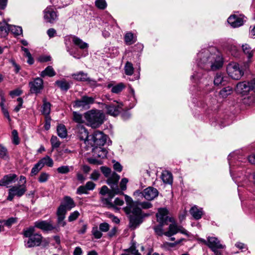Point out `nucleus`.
Segmentation results:
<instances>
[{
    "mask_svg": "<svg viewBox=\"0 0 255 255\" xmlns=\"http://www.w3.org/2000/svg\"><path fill=\"white\" fill-rule=\"evenodd\" d=\"M76 132L77 136L81 140H83L85 144L88 143L89 133L85 127L81 125H78L76 128Z\"/></svg>",
    "mask_w": 255,
    "mask_h": 255,
    "instance_id": "9b49d317",
    "label": "nucleus"
},
{
    "mask_svg": "<svg viewBox=\"0 0 255 255\" xmlns=\"http://www.w3.org/2000/svg\"><path fill=\"white\" fill-rule=\"evenodd\" d=\"M92 233L95 238L97 239H100L102 237V233L98 227H94L92 228Z\"/></svg>",
    "mask_w": 255,
    "mask_h": 255,
    "instance_id": "09e8293b",
    "label": "nucleus"
},
{
    "mask_svg": "<svg viewBox=\"0 0 255 255\" xmlns=\"http://www.w3.org/2000/svg\"><path fill=\"white\" fill-rule=\"evenodd\" d=\"M2 223H4V225L8 227H10L12 224L15 223L17 221V219L15 218L11 217L7 220L1 221Z\"/></svg>",
    "mask_w": 255,
    "mask_h": 255,
    "instance_id": "4d7b16f0",
    "label": "nucleus"
},
{
    "mask_svg": "<svg viewBox=\"0 0 255 255\" xmlns=\"http://www.w3.org/2000/svg\"><path fill=\"white\" fill-rule=\"evenodd\" d=\"M56 75V72L53 67L51 66H47L43 71H42L40 75L41 77L48 76L52 77Z\"/></svg>",
    "mask_w": 255,
    "mask_h": 255,
    "instance_id": "cd10ccee",
    "label": "nucleus"
},
{
    "mask_svg": "<svg viewBox=\"0 0 255 255\" xmlns=\"http://www.w3.org/2000/svg\"><path fill=\"white\" fill-rule=\"evenodd\" d=\"M34 227L44 231H51L54 229L51 222L38 221L34 223Z\"/></svg>",
    "mask_w": 255,
    "mask_h": 255,
    "instance_id": "dca6fc26",
    "label": "nucleus"
},
{
    "mask_svg": "<svg viewBox=\"0 0 255 255\" xmlns=\"http://www.w3.org/2000/svg\"><path fill=\"white\" fill-rule=\"evenodd\" d=\"M0 158L5 160H7L9 159V153L7 148L1 143H0Z\"/></svg>",
    "mask_w": 255,
    "mask_h": 255,
    "instance_id": "7c9ffc66",
    "label": "nucleus"
},
{
    "mask_svg": "<svg viewBox=\"0 0 255 255\" xmlns=\"http://www.w3.org/2000/svg\"><path fill=\"white\" fill-rule=\"evenodd\" d=\"M55 84L61 90L64 91H67L70 88L69 83L64 80L56 81Z\"/></svg>",
    "mask_w": 255,
    "mask_h": 255,
    "instance_id": "4c0bfd02",
    "label": "nucleus"
},
{
    "mask_svg": "<svg viewBox=\"0 0 255 255\" xmlns=\"http://www.w3.org/2000/svg\"><path fill=\"white\" fill-rule=\"evenodd\" d=\"M42 237L38 234H34L33 236L24 241L25 246L26 248H32L39 246L42 241Z\"/></svg>",
    "mask_w": 255,
    "mask_h": 255,
    "instance_id": "1a4fd4ad",
    "label": "nucleus"
},
{
    "mask_svg": "<svg viewBox=\"0 0 255 255\" xmlns=\"http://www.w3.org/2000/svg\"><path fill=\"white\" fill-rule=\"evenodd\" d=\"M110 229V226L107 223H103L99 225V230L101 232H107Z\"/></svg>",
    "mask_w": 255,
    "mask_h": 255,
    "instance_id": "bf43d9fd",
    "label": "nucleus"
},
{
    "mask_svg": "<svg viewBox=\"0 0 255 255\" xmlns=\"http://www.w3.org/2000/svg\"><path fill=\"white\" fill-rule=\"evenodd\" d=\"M60 205H63V207L67 210H71L76 206L73 199L68 196H66L64 197L63 200Z\"/></svg>",
    "mask_w": 255,
    "mask_h": 255,
    "instance_id": "aec40b11",
    "label": "nucleus"
},
{
    "mask_svg": "<svg viewBox=\"0 0 255 255\" xmlns=\"http://www.w3.org/2000/svg\"><path fill=\"white\" fill-rule=\"evenodd\" d=\"M22 94V91L19 89H16L14 90L11 91L9 92V95L12 97L14 98L15 96H18Z\"/></svg>",
    "mask_w": 255,
    "mask_h": 255,
    "instance_id": "0e129e2a",
    "label": "nucleus"
},
{
    "mask_svg": "<svg viewBox=\"0 0 255 255\" xmlns=\"http://www.w3.org/2000/svg\"><path fill=\"white\" fill-rule=\"evenodd\" d=\"M85 118L88 126L97 128L103 123L105 116L99 110H92L85 113Z\"/></svg>",
    "mask_w": 255,
    "mask_h": 255,
    "instance_id": "f03ea898",
    "label": "nucleus"
},
{
    "mask_svg": "<svg viewBox=\"0 0 255 255\" xmlns=\"http://www.w3.org/2000/svg\"><path fill=\"white\" fill-rule=\"evenodd\" d=\"M72 40L73 43L78 46L81 49H84L88 47V44L84 42L80 38L73 35L71 36Z\"/></svg>",
    "mask_w": 255,
    "mask_h": 255,
    "instance_id": "393cba45",
    "label": "nucleus"
},
{
    "mask_svg": "<svg viewBox=\"0 0 255 255\" xmlns=\"http://www.w3.org/2000/svg\"><path fill=\"white\" fill-rule=\"evenodd\" d=\"M178 233H180L188 236V232L182 226L178 225L175 222H173L169 225L168 231L164 232V235L170 237Z\"/></svg>",
    "mask_w": 255,
    "mask_h": 255,
    "instance_id": "39448f33",
    "label": "nucleus"
},
{
    "mask_svg": "<svg viewBox=\"0 0 255 255\" xmlns=\"http://www.w3.org/2000/svg\"><path fill=\"white\" fill-rule=\"evenodd\" d=\"M214 84L217 86L225 85L226 83V81L225 80V77L222 73H217L214 81Z\"/></svg>",
    "mask_w": 255,
    "mask_h": 255,
    "instance_id": "2f4dec72",
    "label": "nucleus"
},
{
    "mask_svg": "<svg viewBox=\"0 0 255 255\" xmlns=\"http://www.w3.org/2000/svg\"><path fill=\"white\" fill-rule=\"evenodd\" d=\"M162 226L163 225H161L154 227L155 232L158 236H161L164 235V232H163Z\"/></svg>",
    "mask_w": 255,
    "mask_h": 255,
    "instance_id": "052dcab7",
    "label": "nucleus"
},
{
    "mask_svg": "<svg viewBox=\"0 0 255 255\" xmlns=\"http://www.w3.org/2000/svg\"><path fill=\"white\" fill-rule=\"evenodd\" d=\"M204 242L212 251L225 248V246L221 244L218 239L215 237H209L208 241L204 240Z\"/></svg>",
    "mask_w": 255,
    "mask_h": 255,
    "instance_id": "9d476101",
    "label": "nucleus"
},
{
    "mask_svg": "<svg viewBox=\"0 0 255 255\" xmlns=\"http://www.w3.org/2000/svg\"><path fill=\"white\" fill-rule=\"evenodd\" d=\"M41 163L38 162L35 164L31 169L30 174L31 176H34L36 175L39 171L42 168V165Z\"/></svg>",
    "mask_w": 255,
    "mask_h": 255,
    "instance_id": "79ce46f5",
    "label": "nucleus"
},
{
    "mask_svg": "<svg viewBox=\"0 0 255 255\" xmlns=\"http://www.w3.org/2000/svg\"><path fill=\"white\" fill-rule=\"evenodd\" d=\"M196 62L199 67L206 71L218 70L224 63L221 53L215 47L202 49L197 54Z\"/></svg>",
    "mask_w": 255,
    "mask_h": 255,
    "instance_id": "f257e3e1",
    "label": "nucleus"
},
{
    "mask_svg": "<svg viewBox=\"0 0 255 255\" xmlns=\"http://www.w3.org/2000/svg\"><path fill=\"white\" fill-rule=\"evenodd\" d=\"M108 177L107 183L111 186L112 191L115 194H117L120 193V190L118 186V183L120 178V176L114 172L111 176H110Z\"/></svg>",
    "mask_w": 255,
    "mask_h": 255,
    "instance_id": "6e6552de",
    "label": "nucleus"
},
{
    "mask_svg": "<svg viewBox=\"0 0 255 255\" xmlns=\"http://www.w3.org/2000/svg\"><path fill=\"white\" fill-rule=\"evenodd\" d=\"M51 104L49 102L44 101V103L42 107V113L46 116H49L51 111Z\"/></svg>",
    "mask_w": 255,
    "mask_h": 255,
    "instance_id": "58836bf2",
    "label": "nucleus"
},
{
    "mask_svg": "<svg viewBox=\"0 0 255 255\" xmlns=\"http://www.w3.org/2000/svg\"><path fill=\"white\" fill-rule=\"evenodd\" d=\"M80 216V213L78 211H75L70 213L68 217V220L69 222H71L76 220Z\"/></svg>",
    "mask_w": 255,
    "mask_h": 255,
    "instance_id": "5fc2aeb1",
    "label": "nucleus"
},
{
    "mask_svg": "<svg viewBox=\"0 0 255 255\" xmlns=\"http://www.w3.org/2000/svg\"><path fill=\"white\" fill-rule=\"evenodd\" d=\"M140 205L139 204L138 202H135L134 204H133L131 208H129V209L128 211H125V212L127 214H129L131 213L133 215L132 216H140L141 209Z\"/></svg>",
    "mask_w": 255,
    "mask_h": 255,
    "instance_id": "412c9836",
    "label": "nucleus"
},
{
    "mask_svg": "<svg viewBox=\"0 0 255 255\" xmlns=\"http://www.w3.org/2000/svg\"><path fill=\"white\" fill-rule=\"evenodd\" d=\"M251 90H252L251 82L249 83L246 82H241L237 85V91L243 95L246 94Z\"/></svg>",
    "mask_w": 255,
    "mask_h": 255,
    "instance_id": "a211bd4d",
    "label": "nucleus"
},
{
    "mask_svg": "<svg viewBox=\"0 0 255 255\" xmlns=\"http://www.w3.org/2000/svg\"><path fill=\"white\" fill-rule=\"evenodd\" d=\"M203 73L202 72L198 71L195 74H194L192 76V79H194L195 81H199L203 76Z\"/></svg>",
    "mask_w": 255,
    "mask_h": 255,
    "instance_id": "774afa93",
    "label": "nucleus"
},
{
    "mask_svg": "<svg viewBox=\"0 0 255 255\" xmlns=\"http://www.w3.org/2000/svg\"><path fill=\"white\" fill-rule=\"evenodd\" d=\"M126 252H129L130 253V255H141L140 254L138 253V250L132 247L126 250Z\"/></svg>",
    "mask_w": 255,
    "mask_h": 255,
    "instance_id": "338daca9",
    "label": "nucleus"
},
{
    "mask_svg": "<svg viewBox=\"0 0 255 255\" xmlns=\"http://www.w3.org/2000/svg\"><path fill=\"white\" fill-rule=\"evenodd\" d=\"M101 170L105 177H108L110 176L111 169L106 166H102L100 167Z\"/></svg>",
    "mask_w": 255,
    "mask_h": 255,
    "instance_id": "13d9d810",
    "label": "nucleus"
},
{
    "mask_svg": "<svg viewBox=\"0 0 255 255\" xmlns=\"http://www.w3.org/2000/svg\"><path fill=\"white\" fill-rule=\"evenodd\" d=\"M70 169H73V167L67 165L62 166L58 167L57 169V171L59 173L66 174L70 171Z\"/></svg>",
    "mask_w": 255,
    "mask_h": 255,
    "instance_id": "37998d69",
    "label": "nucleus"
},
{
    "mask_svg": "<svg viewBox=\"0 0 255 255\" xmlns=\"http://www.w3.org/2000/svg\"><path fill=\"white\" fill-rule=\"evenodd\" d=\"M73 120L78 123L81 124L83 122V119L82 115L76 112H74L73 113Z\"/></svg>",
    "mask_w": 255,
    "mask_h": 255,
    "instance_id": "3c124183",
    "label": "nucleus"
},
{
    "mask_svg": "<svg viewBox=\"0 0 255 255\" xmlns=\"http://www.w3.org/2000/svg\"><path fill=\"white\" fill-rule=\"evenodd\" d=\"M168 211L166 208H160L156 214L157 221L163 224L167 218Z\"/></svg>",
    "mask_w": 255,
    "mask_h": 255,
    "instance_id": "5701e85b",
    "label": "nucleus"
},
{
    "mask_svg": "<svg viewBox=\"0 0 255 255\" xmlns=\"http://www.w3.org/2000/svg\"><path fill=\"white\" fill-rule=\"evenodd\" d=\"M142 222L139 216H130L129 218V227L132 229H135Z\"/></svg>",
    "mask_w": 255,
    "mask_h": 255,
    "instance_id": "a878e982",
    "label": "nucleus"
},
{
    "mask_svg": "<svg viewBox=\"0 0 255 255\" xmlns=\"http://www.w3.org/2000/svg\"><path fill=\"white\" fill-rule=\"evenodd\" d=\"M8 24L6 23H0V37H4L8 31Z\"/></svg>",
    "mask_w": 255,
    "mask_h": 255,
    "instance_id": "c9c22d12",
    "label": "nucleus"
},
{
    "mask_svg": "<svg viewBox=\"0 0 255 255\" xmlns=\"http://www.w3.org/2000/svg\"><path fill=\"white\" fill-rule=\"evenodd\" d=\"M158 190L152 187H148L143 190V197L147 200H152L158 195Z\"/></svg>",
    "mask_w": 255,
    "mask_h": 255,
    "instance_id": "4468645a",
    "label": "nucleus"
},
{
    "mask_svg": "<svg viewBox=\"0 0 255 255\" xmlns=\"http://www.w3.org/2000/svg\"><path fill=\"white\" fill-rule=\"evenodd\" d=\"M161 179L164 183L172 184L173 181L172 174L168 171H164L161 175Z\"/></svg>",
    "mask_w": 255,
    "mask_h": 255,
    "instance_id": "c756f323",
    "label": "nucleus"
},
{
    "mask_svg": "<svg viewBox=\"0 0 255 255\" xmlns=\"http://www.w3.org/2000/svg\"><path fill=\"white\" fill-rule=\"evenodd\" d=\"M50 142L52 145V148H57L61 144L60 141L58 139L57 137L54 135L52 136Z\"/></svg>",
    "mask_w": 255,
    "mask_h": 255,
    "instance_id": "de8ad7c7",
    "label": "nucleus"
},
{
    "mask_svg": "<svg viewBox=\"0 0 255 255\" xmlns=\"http://www.w3.org/2000/svg\"><path fill=\"white\" fill-rule=\"evenodd\" d=\"M16 178L17 175L15 174L5 175L0 180V186H7L10 184L14 182Z\"/></svg>",
    "mask_w": 255,
    "mask_h": 255,
    "instance_id": "f3484780",
    "label": "nucleus"
},
{
    "mask_svg": "<svg viewBox=\"0 0 255 255\" xmlns=\"http://www.w3.org/2000/svg\"><path fill=\"white\" fill-rule=\"evenodd\" d=\"M125 72L127 75H132L133 73L134 68L131 63L128 61L124 67Z\"/></svg>",
    "mask_w": 255,
    "mask_h": 255,
    "instance_id": "ea45409f",
    "label": "nucleus"
},
{
    "mask_svg": "<svg viewBox=\"0 0 255 255\" xmlns=\"http://www.w3.org/2000/svg\"><path fill=\"white\" fill-rule=\"evenodd\" d=\"M227 72L230 77L237 80L240 79L244 75V71L239 64L236 62L228 64L227 66Z\"/></svg>",
    "mask_w": 255,
    "mask_h": 255,
    "instance_id": "20e7f679",
    "label": "nucleus"
},
{
    "mask_svg": "<svg viewBox=\"0 0 255 255\" xmlns=\"http://www.w3.org/2000/svg\"><path fill=\"white\" fill-rule=\"evenodd\" d=\"M125 88V85L123 83H120L112 89V92L114 93H119L121 92Z\"/></svg>",
    "mask_w": 255,
    "mask_h": 255,
    "instance_id": "603ef678",
    "label": "nucleus"
},
{
    "mask_svg": "<svg viewBox=\"0 0 255 255\" xmlns=\"http://www.w3.org/2000/svg\"><path fill=\"white\" fill-rule=\"evenodd\" d=\"M100 193L103 195H105L107 193H108L111 198H112L113 197L114 194H115L112 190V191H109L108 187L106 185H104L102 187L101 190L100 191Z\"/></svg>",
    "mask_w": 255,
    "mask_h": 255,
    "instance_id": "c03bdc74",
    "label": "nucleus"
},
{
    "mask_svg": "<svg viewBox=\"0 0 255 255\" xmlns=\"http://www.w3.org/2000/svg\"><path fill=\"white\" fill-rule=\"evenodd\" d=\"M57 132L58 135L62 138H64L67 136V131L65 126L63 124H59L57 127Z\"/></svg>",
    "mask_w": 255,
    "mask_h": 255,
    "instance_id": "c85d7f7f",
    "label": "nucleus"
},
{
    "mask_svg": "<svg viewBox=\"0 0 255 255\" xmlns=\"http://www.w3.org/2000/svg\"><path fill=\"white\" fill-rule=\"evenodd\" d=\"M67 209L63 207V205H60L57 211V215H65L67 212Z\"/></svg>",
    "mask_w": 255,
    "mask_h": 255,
    "instance_id": "69168bd1",
    "label": "nucleus"
},
{
    "mask_svg": "<svg viewBox=\"0 0 255 255\" xmlns=\"http://www.w3.org/2000/svg\"><path fill=\"white\" fill-rule=\"evenodd\" d=\"M228 23L233 27H237L242 25L244 23L243 19L241 17L233 15L230 16L228 19Z\"/></svg>",
    "mask_w": 255,
    "mask_h": 255,
    "instance_id": "6ab92c4d",
    "label": "nucleus"
},
{
    "mask_svg": "<svg viewBox=\"0 0 255 255\" xmlns=\"http://www.w3.org/2000/svg\"><path fill=\"white\" fill-rule=\"evenodd\" d=\"M34 228L30 227L24 230L23 235L25 237L29 238L34 234Z\"/></svg>",
    "mask_w": 255,
    "mask_h": 255,
    "instance_id": "8fccbe9b",
    "label": "nucleus"
},
{
    "mask_svg": "<svg viewBox=\"0 0 255 255\" xmlns=\"http://www.w3.org/2000/svg\"><path fill=\"white\" fill-rule=\"evenodd\" d=\"M121 108L122 105H121L118 103L106 105L107 113L113 116H118L120 114V109Z\"/></svg>",
    "mask_w": 255,
    "mask_h": 255,
    "instance_id": "2eb2a0df",
    "label": "nucleus"
},
{
    "mask_svg": "<svg viewBox=\"0 0 255 255\" xmlns=\"http://www.w3.org/2000/svg\"><path fill=\"white\" fill-rule=\"evenodd\" d=\"M95 4L98 8L101 9H104L107 7V3L105 0H96Z\"/></svg>",
    "mask_w": 255,
    "mask_h": 255,
    "instance_id": "864d4df0",
    "label": "nucleus"
},
{
    "mask_svg": "<svg viewBox=\"0 0 255 255\" xmlns=\"http://www.w3.org/2000/svg\"><path fill=\"white\" fill-rule=\"evenodd\" d=\"M242 49L244 53L247 55L248 59H251L254 53V50L252 49L251 47L248 44L245 43L242 45Z\"/></svg>",
    "mask_w": 255,
    "mask_h": 255,
    "instance_id": "bb28decb",
    "label": "nucleus"
},
{
    "mask_svg": "<svg viewBox=\"0 0 255 255\" xmlns=\"http://www.w3.org/2000/svg\"><path fill=\"white\" fill-rule=\"evenodd\" d=\"M232 93V88L229 86L224 88L220 92V95L223 98H226L228 95Z\"/></svg>",
    "mask_w": 255,
    "mask_h": 255,
    "instance_id": "a19ab883",
    "label": "nucleus"
},
{
    "mask_svg": "<svg viewBox=\"0 0 255 255\" xmlns=\"http://www.w3.org/2000/svg\"><path fill=\"white\" fill-rule=\"evenodd\" d=\"M38 162L41 163V164L42 165V167L44 165H46L48 167H52L53 165V161L52 159L47 155L42 158Z\"/></svg>",
    "mask_w": 255,
    "mask_h": 255,
    "instance_id": "72a5a7b5",
    "label": "nucleus"
},
{
    "mask_svg": "<svg viewBox=\"0 0 255 255\" xmlns=\"http://www.w3.org/2000/svg\"><path fill=\"white\" fill-rule=\"evenodd\" d=\"M72 77L74 79L77 81L83 82H86V80H87V78H88V74L82 71L73 74L72 75Z\"/></svg>",
    "mask_w": 255,
    "mask_h": 255,
    "instance_id": "473e14b6",
    "label": "nucleus"
},
{
    "mask_svg": "<svg viewBox=\"0 0 255 255\" xmlns=\"http://www.w3.org/2000/svg\"><path fill=\"white\" fill-rule=\"evenodd\" d=\"M93 152L95 156L101 158L106 157L107 154L106 149L101 146L95 147L93 148Z\"/></svg>",
    "mask_w": 255,
    "mask_h": 255,
    "instance_id": "b1692460",
    "label": "nucleus"
},
{
    "mask_svg": "<svg viewBox=\"0 0 255 255\" xmlns=\"http://www.w3.org/2000/svg\"><path fill=\"white\" fill-rule=\"evenodd\" d=\"M125 197L127 205L124 208V210L125 211H128L129 208H131V206L134 204L135 202H133L131 198L127 195H125Z\"/></svg>",
    "mask_w": 255,
    "mask_h": 255,
    "instance_id": "a18cd8bd",
    "label": "nucleus"
},
{
    "mask_svg": "<svg viewBox=\"0 0 255 255\" xmlns=\"http://www.w3.org/2000/svg\"><path fill=\"white\" fill-rule=\"evenodd\" d=\"M190 213L195 220L201 219L203 214L202 208H199L197 206H194L192 207L190 211Z\"/></svg>",
    "mask_w": 255,
    "mask_h": 255,
    "instance_id": "4be33fe9",
    "label": "nucleus"
},
{
    "mask_svg": "<svg viewBox=\"0 0 255 255\" xmlns=\"http://www.w3.org/2000/svg\"><path fill=\"white\" fill-rule=\"evenodd\" d=\"M93 143L90 144L92 146H103L106 142V136L104 133L100 131H95L92 136Z\"/></svg>",
    "mask_w": 255,
    "mask_h": 255,
    "instance_id": "423d86ee",
    "label": "nucleus"
},
{
    "mask_svg": "<svg viewBox=\"0 0 255 255\" xmlns=\"http://www.w3.org/2000/svg\"><path fill=\"white\" fill-rule=\"evenodd\" d=\"M136 39L131 32H127L125 35V41L127 45H131L134 43Z\"/></svg>",
    "mask_w": 255,
    "mask_h": 255,
    "instance_id": "e433bc0d",
    "label": "nucleus"
},
{
    "mask_svg": "<svg viewBox=\"0 0 255 255\" xmlns=\"http://www.w3.org/2000/svg\"><path fill=\"white\" fill-rule=\"evenodd\" d=\"M57 18L56 12L51 6L47 7L44 11V18L48 22H53Z\"/></svg>",
    "mask_w": 255,
    "mask_h": 255,
    "instance_id": "ddd939ff",
    "label": "nucleus"
},
{
    "mask_svg": "<svg viewBox=\"0 0 255 255\" xmlns=\"http://www.w3.org/2000/svg\"><path fill=\"white\" fill-rule=\"evenodd\" d=\"M94 102V99L93 97L84 96L81 99L76 100L75 102L74 106L78 108H85L88 107L89 105L93 104Z\"/></svg>",
    "mask_w": 255,
    "mask_h": 255,
    "instance_id": "f8f14e48",
    "label": "nucleus"
},
{
    "mask_svg": "<svg viewBox=\"0 0 255 255\" xmlns=\"http://www.w3.org/2000/svg\"><path fill=\"white\" fill-rule=\"evenodd\" d=\"M49 174L46 172H42L40 173L38 181L40 183H44L46 182L49 178Z\"/></svg>",
    "mask_w": 255,
    "mask_h": 255,
    "instance_id": "49530a36",
    "label": "nucleus"
},
{
    "mask_svg": "<svg viewBox=\"0 0 255 255\" xmlns=\"http://www.w3.org/2000/svg\"><path fill=\"white\" fill-rule=\"evenodd\" d=\"M12 143L15 145L19 143V139L18 135V132L16 130L14 129L12 131Z\"/></svg>",
    "mask_w": 255,
    "mask_h": 255,
    "instance_id": "6e6d98bb",
    "label": "nucleus"
},
{
    "mask_svg": "<svg viewBox=\"0 0 255 255\" xmlns=\"http://www.w3.org/2000/svg\"><path fill=\"white\" fill-rule=\"evenodd\" d=\"M76 193L79 195L88 194L87 190L85 185L79 186L77 189Z\"/></svg>",
    "mask_w": 255,
    "mask_h": 255,
    "instance_id": "e2e57ef3",
    "label": "nucleus"
},
{
    "mask_svg": "<svg viewBox=\"0 0 255 255\" xmlns=\"http://www.w3.org/2000/svg\"><path fill=\"white\" fill-rule=\"evenodd\" d=\"M27 189L25 184H17L12 186L8 189V201H11L14 197H21L26 192Z\"/></svg>",
    "mask_w": 255,
    "mask_h": 255,
    "instance_id": "7ed1b4c3",
    "label": "nucleus"
},
{
    "mask_svg": "<svg viewBox=\"0 0 255 255\" xmlns=\"http://www.w3.org/2000/svg\"><path fill=\"white\" fill-rule=\"evenodd\" d=\"M8 31L15 35H19L22 33V28L20 26L8 24Z\"/></svg>",
    "mask_w": 255,
    "mask_h": 255,
    "instance_id": "f704fd0d",
    "label": "nucleus"
},
{
    "mask_svg": "<svg viewBox=\"0 0 255 255\" xmlns=\"http://www.w3.org/2000/svg\"><path fill=\"white\" fill-rule=\"evenodd\" d=\"M57 222L59 225L64 227L66 225L65 222L64 221L65 215H57Z\"/></svg>",
    "mask_w": 255,
    "mask_h": 255,
    "instance_id": "680f3d73",
    "label": "nucleus"
},
{
    "mask_svg": "<svg viewBox=\"0 0 255 255\" xmlns=\"http://www.w3.org/2000/svg\"><path fill=\"white\" fill-rule=\"evenodd\" d=\"M29 86L31 93L37 94L43 88V80L39 77L36 78L29 82Z\"/></svg>",
    "mask_w": 255,
    "mask_h": 255,
    "instance_id": "0eeeda50",
    "label": "nucleus"
}]
</instances>
